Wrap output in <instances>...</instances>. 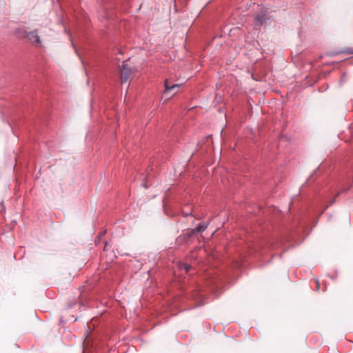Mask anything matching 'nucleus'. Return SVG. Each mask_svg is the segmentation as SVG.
<instances>
[{"label": "nucleus", "instance_id": "7ed1b4c3", "mask_svg": "<svg viewBox=\"0 0 353 353\" xmlns=\"http://www.w3.org/2000/svg\"><path fill=\"white\" fill-rule=\"evenodd\" d=\"M132 72L131 67L128 63H123L120 68V77L122 82H125Z\"/></svg>", "mask_w": 353, "mask_h": 353}, {"label": "nucleus", "instance_id": "39448f33", "mask_svg": "<svg viewBox=\"0 0 353 353\" xmlns=\"http://www.w3.org/2000/svg\"><path fill=\"white\" fill-rule=\"evenodd\" d=\"M207 228L206 225L199 224L195 229L191 230L190 235L194 234L195 232H202Z\"/></svg>", "mask_w": 353, "mask_h": 353}, {"label": "nucleus", "instance_id": "f03ea898", "mask_svg": "<svg viewBox=\"0 0 353 353\" xmlns=\"http://www.w3.org/2000/svg\"><path fill=\"white\" fill-rule=\"evenodd\" d=\"M165 90L163 94V97L169 98L171 96L174 95L177 92V89L180 87L179 84H170L168 79H165L164 81Z\"/></svg>", "mask_w": 353, "mask_h": 353}, {"label": "nucleus", "instance_id": "f257e3e1", "mask_svg": "<svg viewBox=\"0 0 353 353\" xmlns=\"http://www.w3.org/2000/svg\"><path fill=\"white\" fill-rule=\"evenodd\" d=\"M269 19L267 16V10L264 8H261L259 13L254 18V28L258 30L260 27L265 23L266 21Z\"/></svg>", "mask_w": 353, "mask_h": 353}, {"label": "nucleus", "instance_id": "20e7f679", "mask_svg": "<svg viewBox=\"0 0 353 353\" xmlns=\"http://www.w3.org/2000/svg\"><path fill=\"white\" fill-rule=\"evenodd\" d=\"M27 38L32 43L35 44H40L41 40L40 37L38 34L37 30H33L27 34Z\"/></svg>", "mask_w": 353, "mask_h": 353}, {"label": "nucleus", "instance_id": "1a4fd4ad", "mask_svg": "<svg viewBox=\"0 0 353 353\" xmlns=\"http://www.w3.org/2000/svg\"><path fill=\"white\" fill-rule=\"evenodd\" d=\"M316 290L319 291L320 290V283L319 279H316Z\"/></svg>", "mask_w": 353, "mask_h": 353}, {"label": "nucleus", "instance_id": "6e6552de", "mask_svg": "<svg viewBox=\"0 0 353 353\" xmlns=\"http://www.w3.org/2000/svg\"><path fill=\"white\" fill-rule=\"evenodd\" d=\"M341 52L342 53H345V54H353V50L351 49V48H349V49H347V50H345L342 51Z\"/></svg>", "mask_w": 353, "mask_h": 353}, {"label": "nucleus", "instance_id": "423d86ee", "mask_svg": "<svg viewBox=\"0 0 353 353\" xmlns=\"http://www.w3.org/2000/svg\"><path fill=\"white\" fill-rule=\"evenodd\" d=\"M179 269L184 270L185 272L186 273H188L190 271V270L191 269V266L190 265L182 263V264L179 265Z\"/></svg>", "mask_w": 353, "mask_h": 353}, {"label": "nucleus", "instance_id": "0eeeda50", "mask_svg": "<svg viewBox=\"0 0 353 353\" xmlns=\"http://www.w3.org/2000/svg\"><path fill=\"white\" fill-rule=\"evenodd\" d=\"M350 188H347L346 189L345 188H342L336 194V196L334 197V199L330 201V205H332L334 202H335V199L340 194H341L343 192H345V191H347Z\"/></svg>", "mask_w": 353, "mask_h": 353}]
</instances>
